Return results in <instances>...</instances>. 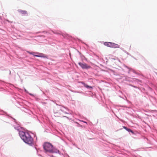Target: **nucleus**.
<instances>
[{
	"instance_id": "1",
	"label": "nucleus",
	"mask_w": 157,
	"mask_h": 157,
	"mask_svg": "<svg viewBox=\"0 0 157 157\" xmlns=\"http://www.w3.org/2000/svg\"><path fill=\"white\" fill-rule=\"evenodd\" d=\"M19 134L21 139L25 142L30 145L33 144V139L28 132L20 131Z\"/></svg>"
},
{
	"instance_id": "2",
	"label": "nucleus",
	"mask_w": 157,
	"mask_h": 157,
	"mask_svg": "<svg viewBox=\"0 0 157 157\" xmlns=\"http://www.w3.org/2000/svg\"><path fill=\"white\" fill-rule=\"evenodd\" d=\"M43 147L45 150L47 152L51 153H54L55 152L53 149V146L49 143H45L43 145Z\"/></svg>"
},
{
	"instance_id": "3",
	"label": "nucleus",
	"mask_w": 157,
	"mask_h": 157,
	"mask_svg": "<svg viewBox=\"0 0 157 157\" xmlns=\"http://www.w3.org/2000/svg\"><path fill=\"white\" fill-rule=\"evenodd\" d=\"M104 44L106 46L113 48H119L120 47L118 44L110 42H106L104 43Z\"/></svg>"
},
{
	"instance_id": "4",
	"label": "nucleus",
	"mask_w": 157,
	"mask_h": 157,
	"mask_svg": "<svg viewBox=\"0 0 157 157\" xmlns=\"http://www.w3.org/2000/svg\"><path fill=\"white\" fill-rule=\"evenodd\" d=\"M78 64L83 69H88L90 68V66L87 65L86 63H83L81 62L78 63Z\"/></svg>"
},
{
	"instance_id": "5",
	"label": "nucleus",
	"mask_w": 157,
	"mask_h": 157,
	"mask_svg": "<svg viewBox=\"0 0 157 157\" xmlns=\"http://www.w3.org/2000/svg\"><path fill=\"white\" fill-rule=\"evenodd\" d=\"M37 54H38V55H34V56L37 57H40L43 58L46 57V55L44 54L38 53H37Z\"/></svg>"
},
{
	"instance_id": "6",
	"label": "nucleus",
	"mask_w": 157,
	"mask_h": 157,
	"mask_svg": "<svg viewBox=\"0 0 157 157\" xmlns=\"http://www.w3.org/2000/svg\"><path fill=\"white\" fill-rule=\"evenodd\" d=\"M18 12L21 13L23 14L24 15H27V11L25 10H18Z\"/></svg>"
},
{
	"instance_id": "7",
	"label": "nucleus",
	"mask_w": 157,
	"mask_h": 157,
	"mask_svg": "<svg viewBox=\"0 0 157 157\" xmlns=\"http://www.w3.org/2000/svg\"><path fill=\"white\" fill-rule=\"evenodd\" d=\"M28 52L29 53V54L33 55L34 56V55H35V54H37L38 53V52Z\"/></svg>"
},
{
	"instance_id": "8",
	"label": "nucleus",
	"mask_w": 157,
	"mask_h": 157,
	"mask_svg": "<svg viewBox=\"0 0 157 157\" xmlns=\"http://www.w3.org/2000/svg\"><path fill=\"white\" fill-rule=\"evenodd\" d=\"M84 86L87 88H92V87L91 86H88V85H87V84H86L85 83H84Z\"/></svg>"
},
{
	"instance_id": "9",
	"label": "nucleus",
	"mask_w": 157,
	"mask_h": 157,
	"mask_svg": "<svg viewBox=\"0 0 157 157\" xmlns=\"http://www.w3.org/2000/svg\"><path fill=\"white\" fill-rule=\"evenodd\" d=\"M127 131H128L129 132H132V133H133V132L132 131V130H131L130 129L127 128Z\"/></svg>"
},
{
	"instance_id": "10",
	"label": "nucleus",
	"mask_w": 157,
	"mask_h": 157,
	"mask_svg": "<svg viewBox=\"0 0 157 157\" xmlns=\"http://www.w3.org/2000/svg\"><path fill=\"white\" fill-rule=\"evenodd\" d=\"M123 128H124L125 129L127 130V128L125 126H123Z\"/></svg>"
}]
</instances>
